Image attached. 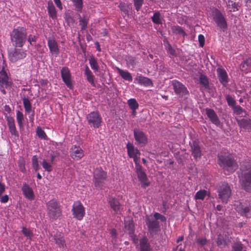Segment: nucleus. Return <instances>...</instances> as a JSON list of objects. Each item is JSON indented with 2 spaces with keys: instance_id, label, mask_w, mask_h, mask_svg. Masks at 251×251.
<instances>
[{
  "instance_id": "obj_34",
  "label": "nucleus",
  "mask_w": 251,
  "mask_h": 251,
  "mask_svg": "<svg viewBox=\"0 0 251 251\" xmlns=\"http://www.w3.org/2000/svg\"><path fill=\"white\" fill-rule=\"evenodd\" d=\"M240 69L242 71L248 73L251 71V61L247 59L241 64Z\"/></svg>"
},
{
  "instance_id": "obj_8",
  "label": "nucleus",
  "mask_w": 251,
  "mask_h": 251,
  "mask_svg": "<svg viewBox=\"0 0 251 251\" xmlns=\"http://www.w3.org/2000/svg\"><path fill=\"white\" fill-rule=\"evenodd\" d=\"M107 178V173L100 169H97L94 176V182L96 187L102 188Z\"/></svg>"
},
{
  "instance_id": "obj_53",
  "label": "nucleus",
  "mask_w": 251,
  "mask_h": 251,
  "mask_svg": "<svg viewBox=\"0 0 251 251\" xmlns=\"http://www.w3.org/2000/svg\"><path fill=\"white\" fill-rule=\"evenodd\" d=\"M126 61L128 65L132 67H134L137 63V60L135 57L131 56H128Z\"/></svg>"
},
{
  "instance_id": "obj_6",
  "label": "nucleus",
  "mask_w": 251,
  "mask_h": 251,
  "mask_svg": "<svg viewBox=\"0 0 251 251\" xmlns=\"http://www.w3.org/2000/svg\"><path fill=\"white\" fill-rule=\"evenodd\" d=\"M219 198L223 202L227 203L231 195L230 186L226 183H223L218 189Z\"/></svg>"
},
{
  "instance_id": "obj_25",
  "label": "nucleus",
  "mask_w": 251,
  "mask_h": 251,
  "mask_svg": "<svg viewBox=\"0 0 251 251\" xmlns=\"http://www.w3.org/2000/svg\"><path fill=\"white\" fill-rule=\"evenodd\" d=\"M140 251H152L150 243L146 236H143L139 240Z\"/></svg>"
},
{
  "instance_id": "obj_28",
  "label": "nucleus",
  "mask_w": 251,
  "mask_h": 251,
  "mask_svg": "<svg viewBox=\"0 0 251 251\" xmlns=\"http://www.w3.org/2000/svg\"><path fill=\"white\" fill-rule=\"evenodd\" d=\"M126 148L128 155L130 158L140 155V151L137 149L135 148L132 144L128 143L126 145Z\"/></svg>"
},
{
  "instance_id": "obj_61",
  "label": "nucleus",
  "mask_w": 251,
  "mask_h": 251,
  "mask_svg": "<svg viewBox=\"0 0 251 251\" xmlns=\"http://www.w3.org/2000/svg\"><path fill=\"white\" fill-rule=\"evenodd\" d=\"M36 39H37L36 36L35 35H31V34L29 35L27 38V41L30 43V44L31 45H33V44H32L33 42H36Z\"/></svg>"
},
{
  "instance_id": "obj_51",
  "label": "nucleus",
  "mask_w": 251,
  "mask_h": 251,
  "mask_svg": "<svg viewBox=\"0 0 251 251\" xmlns=\"http://www.w3.org/2000/svg\"><path fill=\"white\" fill-rule=\"evenodd\" d=\"M36 133L39 138L43 139H46L47 135L45 132L40 127H37L36 129Z\"/></svg>"
},
{
  "instance_id": "obj_64",
  "label": "nucleus",
  "mask_w": 251,
  "mask_h": 251,
  "mask_svg": "<svg viewBox=\"0 0 251 251\" xmlns=\"http://www.w3.org/2000/svg\"><path fill=\"white\" fill-rule=\"evenodd\" d=\"M139 156V155H136V156H135L134 157H131L133 159L134 162L135 164V170H136L137 169V167H138V166L139 167H142L138 162Z\"/></svg>"
},
{
  "instance_id": "obj_13",
  "label": "nucleus",
  "mask_w": 251,
  "mask_h": 251,
  "mask_svg": "<svg viewBox=\"0 0 251 251\" xmlns=\"http://www.w3.org/2000/svg\"><path fill=\"white\" fill-rule=\"evenodd\" d=\"M134 137L135 141L141 146H145L148 143V137L146 133L142 130L135 128L134 129Z\"/></svg>"
},
{
  "instance_id": "obj_20",
  "label": "nucleus",
  "mask_w": 251,
  "mask_h": 251,
  "mask_svg": "<svg viewBox=\"0 0 251 251\" xmlns=\"http://www.w3.org/2000/svg\"><path fill=\"white\" fill-rule=\"evenodd\" d=\"M6 121L11 134L12 136H14L15 138H18L19 137V133L16 129L14 119L11 116H7L6 117Z\"/></svg>"
},
{
  "instance_id": "obj_63",
  "label": "nucleus",
  "mask_w": 251,
  "mask_h": 251,
  "mask_svg": "<svg viewBox=\"0 0 251 251\" xmlns=\"http://www.w3.org/2000/svg\"><path fill=\"white\" fill-rule=\"evenodd\" d=\"M197 242L200 245L202 246L206 244L207 240L205 238H199L197 240Z\"/></svg>"
},
{
  "instance_id": "obj_2",
  "label": "nucleus",
  "mask_w": 251,
  "mask_h": 251,
  "mask_svg": "<svg viewBox=\"0 0 251 251\" xmlns=\"http://www.w3.org/2000/svg\"><path fill=\"white\" fill-rule=\"evenodd\" d=\"M11 42L15 48H22L27 39L25 28L18 26L13 29L10 34Z\"/></svg>"
},
{
  "instance_id": "obj_30",
  "label": "nucleus",
  "mask_w": 251,
  "mask_h": 251,
  "mask_svg": "<svg viewBox=\"0 0 251 251\" xmlns=\"http://www.w3.org/2000/svg\"><path fill=\"white\" fill-rule=\"evenodd\" d=\"M84 75L86 76L87 81L94 87L96 86L94 82L95 76L92 74L91 71L90 70L88 66L86 65L84 70Z\"/></svg>"
},
{
  "instance_id": "obj_4",
  "label": "nucleus",
  "mask_w": 251,
  "mask_h": 251,
  "mask_svg": "<svg viewBox=\"0 0 251 251\" xmlns=\"http://www.w3.org/2000/svg\"><path fill=\"white\" fill-rule=\"evenodd\" d=\"M47 208L48 216L50 219L55 220L61 216L62 211L56 201L52 200L48 201Z\"/></svg>"
},
{
  "instance_id": "obj_36",
  "label": "nucleus",
  "mask_w": 251,
  "mask_h": 251,
  "mask_svg": "<svg viewBox=\"0 0 251 251\" xmlns=\"http://www.w3.org/2000/svg\"><path fill=\"white\" fill-rule=\"evenodd\" d=\"M89 62L92 69H93L95 72H97L99 71V66L98 65L97 61L93 56H91L90 57V59H89Z\"/></svg>"
},
{
  "instance_id": "obj_49",
  "label": "nucleus",
  "mask_w": 251,
  "mask_h": 251,
  "mask_svg": "<svg viewBox=\"0 0 251 251\" xmlns=\"http://www.w3.org/2000/svg\"><path fill=\"white\" fill-rule=\"evenodd\" d=\"M42 165L43 166V168L45 169V171L50 172L52 171V166L51 165L47 162V161L44 159L42 162Z\"/></svg>"
},
{
  "instance_id": "obj_18",
  "label": "nucleus",
  "mask_w": 251,
  "mask_h": 251,
  "mask_svg": "<svg viewBox=\"0 0 251 251\" xmlns=\"http://www.w3.org/2000/svg\"><path fill=\"white\" fill-rule=\"evenodd\" d=\"M217 76L220 83L225 87L228 82V77L226 71L224 69L218 68L217 69Z\"/></svg>"
},
{
  "instance_id": "obj_44",
  "label": "nucleus",
  "mask_w": 251,
  "mask_h": 251,
  "mask_svg": "<svg viewBox=\"0 0 251 251\" xmlns=\"http://www.w3.org/2000/svg\"><path fill=\"white\" fill-rule=\"evenodd\" d=\"M207 195V191L205 190H201L198 191L195 196V200H203Z\"/></svg>"
},
{
  "instance_id": "obj_62",
  "label": "nucleus",
  "mask_w": 251,
  "mask_h": 251,
  "mask_svg": "<svg viewBox=\"0 0 251 251\" xmlns=\"http://www.w3.org/2000/svg\"><path fill=\"white\" fill-rule=\"evenodd\" d=\"M225 240L224 238L219 235L217 239V244L218 246H221L223 245H225Z\"/></svg>"
},
{
  "instance_id": "obj_31",
  "label": "nucleus",
  "mask_w": 251,
  "mask_h": 251,
  "mask_svg": "<svg viewBox=\"0 0 251 251\" xmlns=\"http://www.w3.org/2000/svg\"><path fill=\"white\" fill-rule=\"evenodd\" d=\"M48 11L49 15L52 19H55L57 17L56 11L52 2L49 0L48 2Z\"/></svg>"
},
{
  "instance_id": "obj_42",
  "label": "nucleus",
  "mask_w": 251,
  "mask_h": 251,
  "mask_svg": "<svg viewBox=\"0 0 251 251\" xmlns=\"http://www.w3.org/2000/svg\"><path fill=\"white\" fill-rule=\"evenodd\" d=\"M16 120L20 127L23 126V121L24 120V115L23 113L19 110L16 111Z\"/></svg>"
},
{
  "instance_id": "obj_56",
  "label": "nucleus",
  "mask_w": 251,
  "mask_h": 251,
  "mask_svg": "<svg viewBox=\"0 0 251 251\" xmlns=\"http://www.w3.org/2000/svg\"><path fill=\"white\" fill-rule=\"evenodd\" d=\"M154 217L155 218L154 220L156 221L160 220L161 222H166V218L164 215H161V214L157 212H155L154 214Z\"/></svg>"
},
{
  "instance_id": "obj_22",
  "label": "nucleus",
  "mask_w": 251,
  "mask_h": 251,
  "mask_svg": "<svg viewBox=\"0 0 251 251\" xmlns=\"http://www.w3.org/2000/svg\"><path fill=\"white\" fill-rule=\"evenodd\" d=\"M191 151L195 159L197 160L201 158L202 155L201 148L196 141L193 142L191 144Z\"/></svg>"
},
{
  "instance_id": "obj_21",
  "label": "nucleus",
  "mask_w": 251,
  "mask_h": 251,
  "mask_svg": "<svg viewBox=\"0 0 251 251\" xmlns=\"http://www.w3.org/2000/svg\"><path fill=\"white\" fill-rule=\"evenodd\" d=\"M0 85L1 87L8 89L12 85V82L9 80V78L6 72L2 70L0 72Z\"/></svg>"
},
{
  "instance_id": "obj_1",
  "label": "nucleus",
  "mask_w": 251,
  "mask_h": 251,
  "mask_svg": "<svg viewBox=\"0 0 251 251\" xmlns=\"http://www.w3.org/2000/svg\"><path fill=\"white\" fill-rule=\"evenodd\" d=\"M217 163L227 175L233 173L238 168L234 158L228 152L223 151L218 154Z\"/></svg>"
},
{
  "instance_id": "obj_54",
  "label": "nucleus",
  "mask_w": 251,
  "mask_h": 251,
  "mask_svg": "<svg viewBox=\"0 0 251 251\" xmlns=\"http://www.w3.org/2000/svg\"><path fill=\"white\" fill-rule=\"evenodd\" d=\"M226 100L228 105L229 106L232 107L233 108V106L235 105L236 101L230 95H226Z\"/></svg>"
},
{
  "instance_id": "obj_57",
  "label": "nucleus",
  "mask_w": 251,
  "mask_h": 251,
  "mask_svg": "<svg viewBox=\"0 0 251 251\" xmlns=\"http://www.w3.org/2000/svg\"><path fill=\"white\" fill-rule=\"evenodd\" d=\"M167 51L173 56H176V53L174 49L173 48L172 46L169 44L168 43V47L167 49Z\"/></svg>"
},
{
  "instance_id": "obj_50",
  "label": "nucleus",
  "mask_w": 251,
  "mask_h": 251,
  "mask_svg": "<svg viewBox=\"0 0 251 251\" xmlns=\"http://www.w3.org/2000/svg\"><path fill=\"white\" fill-rule=\"evenodd\" d=\"M18 164L20 170L23 173H25L26 169L25 167V161L23 158H21L18 160Z\"/></svg>"
},
{
  "instance_id": "obj_33",
  "label": "nucleus",
  "mask_w": 251,
  "mask_h": 251,
  "mask_svg": "<svg viewBox=\"0 0 251 251\" xmlns=\"http://www.w3.org/2000/svg\"><path fill=\"white\" fill-rule=\"evenodd\" d=\"M118 72L121 76L126 80H127L129 82L132 81V77L131 74L126 70H123L119 68H117Z\"/></svg>"
},
{
  "instance_id": "obj_29",
  "label": "nucleus",
  "mask_w": 251,
  "mask_h": 251,
  "mask_svg": "<svg viewBox=\"0 0 251 251\" xmlns=\"http://www.w3.org/2000/svg\"><path fill=\"white\" fill-rule=\"evenodd\" d=\"M108 202L110 205L111 208L115 211L117 213L120 208V204L119 201L113 197H109L108 199Z\"/></svg>"
},
{
  "instance_id": "obj_40",
  "label": "nucleus",
  "mask_w": 251,
  "mask_h": 251,
  "mask_svg": "<svg viewBox=\"0 0 251 251\" xmlns=\"http://www.w3.org/2000/svg\"><path fill=\"white\" fill-rule=\"evenodd\" d=\"M75 7V10L79 12H81L83 8L82 0H71Z\"/></svg>"
},
{
  "instance_id": "obj_19",
  "label": "nucleus",
  "mask_w": 251,
  "mask_h": 251,
  "mask_svg": "<svg viewBox=\"0 0 251 251\" xmlns=\"http://www.w3.org/2000/svg\"><path fill=\"white\" fill-rule=\"evenodd\" d=\"M48 46L50 49V52L52 54L55 55L56 56L59 54V49L58 48V44L54 38L49 37L48 39Z\"/></svg>"
},
{
  "instance_id": "obj_14",
  "label": "nucleus",
  "mask_w": 251,
  "mask_h": 251,
  "mask_svg": "<svg viewBox=\"0 0 251 251\" xmlns=\"http://www.w3.org/2000/svg\"><path fill=\"white\" fill-rule=\"evenodd\" d=\"M235 210L241 216L247 218H251V207L245 206L239 202H237L234 205Z\"/></svg>"
},
{
  "instance_id": "obj_55",
  "label": "nucleus",
  "mask_w": 251,
  "mask_h": 251,
  "mask_svg": "<svg viewBox=\"0 0 251 251\" xmlns=\"http://www.w3.org/2000/svg\"><path fill=\"white\" fill-rule=\"evenodd\" d=\"M233 251H242L243 248V245L240 242L234 243L232 246Z\"/></svg>"
},
{
  "instance_id": "obj_43",
  "label": "nucleus",
  "mask_w": 251,
  "mask_h": 251,
  "mask_svg": "<svg viewBox=\"0 0 251 251\" xmlns=\"http://www.w3.org/2000/svg\"><path fill=\"white\" fill-rule=\"evenodd\" d=\"M22 232L25 237L31 240L33 233L29 228L24 226L22 227Z\"/></svg>"
},
{
  "instance_id": "obj_32",
  "label": "nucleus",
  "mask_w": 251,
  "mask_h": 251,
  "mask_svg": "<svg viewBox=\"0 0 251 251\" xmlns=\"http://www.w3.org/2000/svg\"><path fill=\"white\" fill-rule=\"evenodd\" d=\"M55 243L59 248H64L66 246V242L63 236L60 234H56L53 237Z\"/></svg>"
},
{
  "instance_id": "obj_9",
  "label": "nucleus",
  "mask_w": 251,
  "mask_h": 251,
  "mask_svg": "<svg viewBox=\"0 0 251 251\" xmlns=\"http://www.w3.org/2000/svg\"><path fill=\"white\" fill-rule=\"evenodd\" d=\"M72 211L74 217L78 220H81L85 214V208L81 202L79 201H75L72 206Z\"/></svg>"
},
{
  "instance_id": "obj_16",
  "label": "nucleus",
  "mask_w": 251,
  "mask_h": 251,
  "mask_svg": "<svg viewBox=\"0 0 251 251\" xmlns=\"http://www.w3.org/2000/svg\"><path fill=\"white\" fill-rule=\"evenodd\" d=\"M61 75L63 82L66 86L71 88L72 87L71 74L68 67H63L61 70Z\"/></svg>"
},
{
  "instance_id": "obj_45",
  "label": "nucleus",
  "mask_w": 251,
  "mask_h": 251,
  "mask_svg": "<svg viewBox=\"0 0 251 251\" xmlns=\"http://www.w3.org/2000/svg\"><path fill=\"white\" fill-rule=\"evenodd\" d=\"M32 166L35 172H37L40 169L38 158L37 155H34L32 158Z\"/></svg>"
},
{
  "instance_id": "obj_37",
  "label": "nucleus",
  "mask_w": 251,
  "mask_h": 251,
  "mask_svg": "<svg viewBox=\"0 0 251 251\" xmlns=\"http://www.w3.org/2000/svg\"><path fill=\"white\" fill-rule=\"evenodd\" d=\"M23 105L25 109V111L29 113L31 111L32 105L29 100L27 98H24L23 99Z\"/></svg>"
},
{
  "instance_id": "obj_17",
  "label": "nucleus",
  "mask_w": 251,
  "mask_h": 251,
  "mask_svg": "<svg viewBox=\"0 0 251 251\" xmlns=\"http://www.w3.org/2000/svg\"><path fill=\"white\" fill-rule=\"evenodd\" d=\"M70 155L74 160H78L83 157V151L80 147L74 145L70 150Z\"/></svg>"
},
{
  "instance_id": "obj_47",
  "label": "nucleus",
  "mask_w": 251,
  "mask_h": 251,
  "mask_svg": "<svg viewBox=\"0 0 251 251\" xmlns=\"http://www.w3.org/2000/svg\"><path fill=\"white\" fill-rule=\"evenodd\" d=\"M172 29L173 32L176 34L182 35L183 36L186 35L183 29L178 25L173 26Z\"/></svg>"
},
{
  "instance_id": "obj_41",
  "label": "nucleus",
  "mask_w": 251,
  "mask_h": 251,
  "mask_svg": "<svg viewBox=\"0 0 251 251\" xmlns=\"http://www.w3.org/2000/svg\"><path fill=\"white\" fill-rule=\"evenodd\" d=\"M227 6L230 12H235L238 10V4L232 0H228L227 3Z\"/></svg>"
},
{
  "instance_id": "obj_7",
  "label": "nucleus",
  "mask_w": 251,
  "mask_h": 251,
  "mask_svg": "<svg viewBox=\"0 0 251 251\" xmlns=\"http://www.w3.org/2000/svg\"><path fill=\"white\" fill-rule=\"evenodd\" d=\"M212 16L218 27L223 31H226L227 28V24L225 16L221 11L217 9H215L213 12Z\"/></svg>"
},
{
  "instance_id": "obj_60",
  "label": "nucleus",
  "mask_w": 251,
  "mask_h": 251,
  "mask_svg": "<svg viewBox=\"0 0 251 251\" xmlns=\"http://www.w3.org/2000/svg\"><path fill=\"white\" fill-rule=\"evenodd\" d=\"M198 40L201 47H203L205 43V38L203 35L200 34L198 36Z\"/></svg>"
},
{
  "instance_id": "obj_15",
  "label": "nucleus",
  "mask_w": 251,
  "mask_h": 251,
  "mask_svg": "<svg viewBox=\"0 0 251 251\" xmlns=\"http://www.w3.org/2000/svg\"><path fill=\"white\" fill-rule=\"evenodd\" d=\"M135 170L138 179L141 183L142 187L146 188L148 187L150 185V182L148 180L143 168L138 166L137 169Z\"/></svg>"
},
{
  "instance_id": "obj_11",
  "label": "nucleus",
  "mask_w": 251,
  "mask_h": 251,
  "mask_svg": "<svg viewBox=\"0 0 251 251\" xmlns=\"http://www.w3.org/2000/svg\"><path fill=\"white\" fill-rule=\"evenodd\" d=\"M172 83L175 93L179 97H183L188 94L189 92L187 88L180 82L176 80H173Z\"/></svg>"
},
{
  "instance_id": "obj_35",
  "label": "nucleus",
  "mask_w": 251,
  "mask_h": 251,
  "mask_svg": "<svg viewBox=\"0 0 251 251\" xmlns=\"http://www.w3.org/2000/svg\"><path fill=\"white\" fill-rule=\"evenodd\" d=\"M151 19L152 22L155 24H162L163 18L158 11H156L153 13V16L151 17Z\"/></svg>"
},
{
  "instance_id": "obj_5",
  "label": "nucleus",
  "mask_w": 251,
  "mask_h": 251,
  "mask_svg": "<svg viewBox=\"0 0 251 251\" xmlns=\"http://www.w3.org/2000/svg\"><path fill=\"white\" fill-rule=\"evenodd\" d=\"M88 124L91 127L98 128L101 126L102 119L98 111H93L86 116Z\"/></svg>"
},
{
  "instance_id": "obj_59",
  "label": "nucleus",
  "mask_w": 251,
  "mask_h": 251,
  "mask_svg": "<svg viewBox=\"0 0 251 251\" xmlns=\"http://www.w3.org/2000/svg\"><path fill=\"white\" fill-rule=\"evenodd\" d=\"M66 22L69 26H73L75 20L74 18L71 16H67L65 18Z\"/></svg>"
},
{
  "instance_id": "obj_58",
  "label": "nucleus",
  "mask_w": 251,
  "mask_h": 251,
  "mask_svg": "<svg viewBox=\"0 0 251 251\" xmlns=\"http://www.w3.org/2000/svg\"><path fill=\"white\" fill-rule=\"evenodd\" d=\"M134 6L137 11H139L143 3V0H134Z\"/></svg>"
},
{
  "instance_id": "obj_3",
  "label": "nucleus",
  "mask_w": 251,
  "mask_h": 251,
  "mask_svg": "<svg viewBox=\"0 0 251 251\" xmlns=\"http://www.w3.org/2000/svg\"><path fill=\"white\" fill-rule=\"evenodd\" d=\"M242 166V175L240 177V182L242 188L247 192L251 191V164Z\"/></svg>"
},
{
  "instance_id": "obj_39",
  "label": "nucleus",
  "mask_w": 251,
  "mask_h": 251,
  "mask_svg": "<svg viewBox=\"0 0 251 251\" xmlns=\"http://www.w3.org/2000/svg\"><path fill=\"white\" fill-rule=\"evenodd\" d=\"M127 104L132 111H135L138 109L139 104L135 99H130L128 100Z\"/></svg>"
},
{
  "instance_id": "obj_10",
  "label": "nucleus",
  "mask_w": 251,
  "mask_h": 251,
  "mask_svg": "<svg viewBox=\"0 0 251 251\" xmlns=\"http://www.w3.org/2000/svg\"><path fill=\"white\" fill-rule=\"evenodd\" d=\"M26 56L25 51L21 49L15 48L9 52L8 58L12 62H16L18 60L25 58Z\"/></svg>"
},
{
  "instance_id": "obj_52",
  "label": "nucleus",
  "mask_w": 251,
  "mask_h": 251,
  "mask_svg": "<svg viewBox=\"0 0 251 251\" xmlns=\"http://www.w3.org/2000/svg\"><path fill=\"white\" fill-rule=\"evenodd\" d=\"M233 112L237 115H240L243 112L246 113V111L239 105H235L232 108Z\"/></svg>"
},
{
  "instance_id": "obj_27",
  "label": "nucleus",
  "mask_w": 251,
  "mask_h": 251,
  "mask_svg": "<svg viewBox=\"0 0 251 251\" xmlns=\"http://www.w3.org/2000/svg\"><path fill=\"white\" fill-rule=\"evenodd\" d=\"M236 121L241 128L246 130L251 129V120L250 119H237Z\"/></svg>"
},
{
  "instance_id": "obj_26",
  "label": "nucleus",
  "mask_w": 251,
  "mask_h": 251,
  "mask_svg": "<svg viewBox=\"0 0 251 251\" xmlns=\"http://www.w3.org/2000/svg\"><path fill=\"white\" fill-rule=\"evenodd\" d=\"M134 81H137L139 84L143 85L146 87L153 86L152 81L150 78L141 75H137L135 78Z\"/></svg>"
},
{
  "instance_id": "obj_38",
  "label": "nucleus",
  "mask_w": 251,
  "mask_h": 251,
  "mask_svg": "<svg viewBox=\"0 0 251 251\" xmlns=\"http://www.w3.org/2000/svg\"><path fill=\"white\" fill-rule=\"evenodd\" d=\"M125 229L129 235H132L134 233V224L132 221H129L125 223Z\"/></svg>"
},
{
  "instance_id": "obj_23",
  "label": "nucleus",
  "mask_w": 251,
  "mask_h": 251,
  "mask_svg": "<svg viewBox=\"0 0 251 251\" xmlns=\"http://www.w3.org/2000/svg\"><path fill=\"white\" fill-rule=\"evenodd\" d=\"M206 114L210 121L214 125L218 126L220 125V121L216 112L212 109L207 108L205 109Z\"/></svg>"
},
{
  "instance_id": "obj_12",
  "label": "nucleus",
  "mask_w": 251,
  "mask_h": 251,
  "mask_svg": "<svg viewBox=\"0 0 251 251\" xmlns=\"http://www.w3.org/2000/svg\"><path fill=\"white\" fill-rule=\"evenodd\" d=\"M146 223L149 232L152 236L156 234L160 230L159 223L157 221L147 218L146 220Z\"/></svg>"
},
{
  "instance_id": "obj_24",
  "label": "nucleus",
  "mask_w": 251,
  "mask_h": 251,
  "mask_svg": "<svg viewBox=\"0 0 251 251\" xmlns=\"http://www.w3.org/2000/svg\"><path fill=\"white\" fill-rule=\"evenodd\" d=\"M23 194L27 199L32 201L34 199V194L32 188L26 183L23 184L22 187Z\"/></svg>"
},
{
  "instance_id": "obj_48",
  "label": "nucleus",
  "mask_w": 251,
  "mask_h": 251,
  "mask_svg": "<svg viewBox=\"0 0 251 251\" xmlns=\"http://www.w3.org/2000/svg\"><path fill=\"white\" fill-rule=\"evenodd\" d=\"M79 16L80 17V15H79ZM79 25L81 26V30H84L86 29V28L87 27V25L88 23V20L85 17L84 18H81L80 17L79 18Z\"/></svg>"
},
{
  "instance_id": "obj_46",
  "label": "nucleus",
  "mask_w": 251,
  "mask_h": 251,
  "mask_svg": "<svg viewBox=\"0 0 251 251\" xmlns=\"http://www.w3.org/2000/svg\"><path fill=\"white\" fill-rule=\"evenodd\" d=\"M200 83L205 88H207L209 87V81L208 78L201 75L200 76Z\"/></svg>"
}]
</instances>
